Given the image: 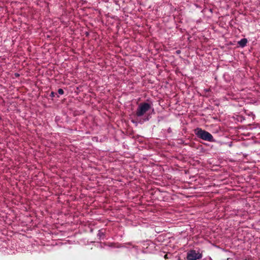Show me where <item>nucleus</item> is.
<instances>
[{
    "instance_id": "1",
    "label": "nucleus",
    "mask_w": 260,
    "mask_h": 260,
    "mask_svg": "<svg viewBox=\"0 0 260 260\" xmlns=\"http://www.w3.org/2000/svg\"><path fill=\"white\" fill-rule=\"evenodd\" d=\"M151 106L148 103H142L140 104L136 111V119H132V122L136 126L138 124H143L145 122L148 121L151 118V116L147 112L150 109Z\"/></svg>"
},
{
    "instance_id": "8",
    "label": "nucleus",
    "mask_w": 260,
    "mask_h": 260,
    "mask_svg": "<svg viewBox=\"0 0 260 260\" xmlns=\"http://www.w3.org/2000/svg\"><path fill=\"white\" fill-rule=\"evenodd\" d=\"M180 52V50H178V51H177V53L178 54V53H179Z\"/></svg>"
},
{
    "instance_id": "5",
    "label": "nucleus",
    "mask_w": 260,
    "mask_h": 260,
    "mask_svg": "<svg viewBox=\"0 0 260 260\" xmlns=\"http://www.w3.org/2000/svg\"><path fill=\"white\" fill-rule=\"evenodd\" d=\"M98 236L100 239H103L105 237V233L103 232L102 230H100L98 232Z\"/></svg>"
},
{
    "instance_id": "2",
    "label": "nucleus",
    "mask_w": 260,
    "mask_h": 260,
    "mask_svg": "<svg viewBox=\"0 0 260 260\" xmlns=\"http://www.w3.org/2000/svg\"><path fill=\"white\" fill-rule=\"evenodd\" d=\"M195 135L197 137L203 140L208 142H214L215 140L212 135L207 131L202 129L201 128H197L194 130Z\"/></svg>"
},
{
    "instance_id": "6",
    "label": "nucleus",
    "mask_w": 260,
    "mask_h": 260,
    "mask_svg": "<svg viewBox=\"0 0 260 260\" xmlns=\"http://www.w3.org/2000/svg\"><path fill=\"white\" fill-rule=\"evenodd\" d=\"M58 92L59 94L61 95V94H63V93H64V91L63 90V89H61V88H59L58 89Z\"/></svg>"
},
{
    "instance_id": "4",
    "label": "nucleus",
    "mask_w": 260,
    "mask_h": 260,
    "mask_svg": "<svg viewBox=\"0 0 260 260\" xmlns=\"http://www.w3.org/2000/svg\"><path fill=\"white\" fill-rule=\"evenodd\" d=\"M247 40L246 39H242L238 42V44L242 47H244L246 45Z\"/></svg>"
},
{
    "instance_id": "7",
    "label": "nucleus",
    "mask_w": 260,
    "mask_h": 260,
    "mask_svg": "<svg viewBox=\"0 0 260 260\" xmlns=\"http://www.w3.org/2000/svg\"><path fill=\"white\" fill-rule=\"evenodd\" d=\"M54 92H52L51 93V96L53 97V96H54Z\"/></svg>"
},
{
    "instance_id": "3",
    "label": "nucleus",
    "mask_w": 260,
    "mask_h": 260,
    "mask_svg": "<svg viewBox=\"0 0 260 260\" xmlns=\"http://www.w3.org/2000/svg\"><path fill=\"white\" fill-rule=\"evenodd\" d=\"M202 255L199 252L195 250H189L186 256L187 260H197L202 258Z\"/></svg>"
}]
</instances>
